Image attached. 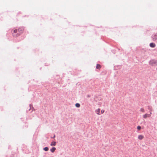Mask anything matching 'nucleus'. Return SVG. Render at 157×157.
Here are the masks:
<instances>
[{
    "mask_svg": "<svg viewBox=\"0 0 157 157\" xmlns=\"http://www.w3.org/2000/svg\"><path fill=\"white\" fill-rule=\"evenodd\" d=\"M157 62L155 60H151L149 62V64L151 65H154L156 64Z\"/></svg>",
    "mask_w": 157,
    "mask_h": 157,
    "instance_id": "nucleus-1",
    "label": "nucleus"
},
{
    "mask_svg": "<svg viewBox=\"0 0 157 157\" xmlns=\"http://www.w3.org/2000/svg\"><path fill=\"white\" fill-rule=\"evenodd\" d=\"M151 117V114H149L147 113H145L143 115L142 117L144 119H146L147 117Z\"/></svg>",
    "mask_w": 157,
    "mask_h": 157,
    "instance_id": "nucleus-2",
    "label": "nucleus"
},
{
    "mask_svg": "<svg viewBox=\"0 0 157 157\" xmlns=\"http://www.w3.org/2000/svg\"><path fill=\"white\" fill-rule=\"evenodd\" d=\"M24 29L23 28H19L18 29V32L20 34L22 33L23 32Z\"/></svg>",
    "mask_w": 157,
    "mask_h": 157,
    "instance_id": "nucleus-3",
    "label": "nucleus"
},
{
    "mask_svg": "<svg viewBox=\"0 0 157 157\" xmlns=\"http://www.w3.org/2000/svg\"><path fill=\"white\" fill-rule=\"evenodd\" d=\"M144 138V136L142 135H139L138 136V138L140 140H142Z\"/></svg>",
    "mask_w": 157,
    "mask_h": 157,
    "instance_id": "nucleus-4",
    "label": "nucleus"
},
{
    "mask_svg": "<svg viewBox=\"0 0 157 157\" xmlns=\"http://www.w3.org/2000/svg\"><path fill=\"white\" fill-rule=\"evenodd\" d=\"M17 32V29H13L12 31V33L14 36V33H16Z\"/></svg>",
    "mask_w": 157,
    "mask_h": 157,
    "instance_id": "nucleus-5",
    "label": "nucleus"
},
{
    "mask_svg": "<svg viewBox=\"0 0 157 157\" xmlns=\"http://www.w3.org/2000/svg\"><path fill=\"white\" fill-rule=\"evenodd\" d=\"M100 109L98 108V109H97L95 110V112L97 114L100 115Z\"/></svg>",
    "mask_w": 157,
    "mask_h": 157,
    "instance_id": "nucleus-6",
    "label": "nucleus"
},
{
    "mask_svg": "<svg viewBox=\"0 0 157 157\" xmlns=\"http://www.w3.org/2000/svg\"><path fill=\"white\" fill-rule=\"evenodd\" d=\"M152 38L153 40H156L157 39V35L156 34H155L153 36Z\"/></svg>",
    "mask_w": 157,
    "mask_h": 157,
    "instance_id": "nucleus-7",
    "label": "nucleus"
},
{
    "mask_svg": "<svg viewBox=\"0 0 157 157\" xmlns=\"http://www.w3.org/2000/svg\"><path fill=\"white\" fill-rule=\"evenodd\" d=\"M150 46L151 47L154 48L155 47V45L154 43H151L150 44Z\"/></svg>",
    "mask_w": 157,
    "mask_h": 157,
    "instance_id": "nucleus-8",
    "label": "nucleus"
},
{
    "mask_svg": "<svg viewBox=\"0 0 157 157\" xmlns=\"http://www.w3.org/2000/svg\"><path fill=\"white\" fill-rule=\"evenodd\" d=\"M101 67V66L99 64H97V65L96 68L97 69H100Z\"/></svg>",
    "mask_w": 157,
    "mask_h": 157,
    "instance_id": "nucleus-9",
    "label": "nucleus"
},
{
    "mask_svg": "<svg viewBox=\"0 0 157 157\" xmlns=\"http://www.w3.org/2000/svg\"><path fill=\"white\" fill-rule=\"evenodd\" d=\"M56 142L53 141L51 143V146H54L56 145Z\"/></svg>",
    "mask_w": 157,
    "mask_h": 157,
    "instance_id": "nucleus-10",
    "label": "nucleus"
},
{
    "mask_svg": "<svg viewBox=\"0 0 157 157\" xmlns=\"http://www.w3.org/2000/svg\"><path fill=\"white\" fill-rule=\"evenodd\" d=\"M56 149V148L55 147H53L51 149L50 151L52 152H54L55 151Z\"/></svg>",
    "mask_w": 157,
    "mask_h": 157,
    "instance_id": "nucleus-11",
    "label": "nucleus"
},
{
    "mask_svg": "<svg viewBox=\"0 0 157 157\" xmlns=\"http://www.w3.org/2000/svg\"><path fill=\"white\" fill-rule=\"evenodd\" d=\"M148 109L150 110L151 111H152V107L150 106H148Z\"/></svg>",
    "mask_w": 157,
    "mask_h": 157,
    "instance_id": "nucleus-12",
    "label": "nucleus"
},
{
    "mask_svg": "<svg viewBox=\"0 0 157 157\" xmlns=\"http://www.w3.org/2000/svg\"><path fill=\"white\" fill-rule=\"evenodd\" d=\"M140 111L144 113V112L145 110L143 108H141L140 109Z\"/></svg>",
    "mask_w": 157,
    "mask_h": 157,
    "instance_id": "nucleus-13",
    "label": "nucleus"
},
{
    "mask_svg": "<svg viewBox=\"0 0 157 157\" xmlns=\"http://www.w3.org/2000/svg\"><path fill=\"white\" fill-rule=\"evenodd\" d=\"M75 106L77 107H79L80 106V105L79 103H76L75 104Z\"/></svg>",
    "mask_w": 157,
    "mask_h": 157,
    "instance_id": "nucleus-14",
    "label": "nucleus"
},
{
    "mask_svg": "<svg viewBox=\"0 0 157 157\" xmlns=\"http://www.w3.org/2000/svg\"><path fill=\"white\" fill-rule=\"evenodd\" d=\"M44 150L45 151H47L48 150V147H46L44 148Z\"/></svg>",
    "mask_w": 157,
    "mask_h": 157,
    "instance_id": "nucleus-15",
    "label": "nucleus"
},
{
    "mask_svg": "<svg viewBox=\"0 0 157 157\" xmlns=\"http://www.w3.org/2000/svg\"><path fill=\"white\" fill-rule=\"evenodd\" d=\"M137 128L138 130H140L141 129V127L140 126H138Z\"/></svg>",
    "mask_w": 157,
    "mask_h": 157,
    "instance_id": "nucleus-16",
    "label": "nucleus"
},
{
    "mask_svg": "<svg viewBox=\"0 0 157 157\" xmlns=\"http://www.w3.org/2000/svg\"><path fill=\"white\" fill-rule=\"evenodd\" d=\"M105 112V110H103V109H102L101 111V114H103Z\"/></svg>",
    "mask_w": 157,
    "mask_h": 157,
    "instance_id": "nucleus-17",
    "label": "nucleus"
},
{
    "mask_svg": "<svg viewBox=\"0 0 157 157\" xmlns=\"http://www.w3.org/2000/svg\"><path fill=\"white\" fill-rule=\"evenodd\" d=\"M152 113L151 112H150V114H151H151Z\"/></svg>",
    "mask_w": 157,
    "mask_h": 157,
    "instance_id": "nucleus-18",
    "label": "nucleus"
},
{
    "mask_svg": "<svg viewBox=\"0 0 157 157\" xmlns=\"http://www.w3.org/2000/svg\"><path fill=\"white\" fill-rule=\"evenodd\" d=\"M55 135H54V136H53V137L54 138L55 137Z\"/></svg>",
    "mask_w": 157,
    "mask_h": 157,
    "instance_id": "nucleus-19",
    "label": "nucleus"
}]
</instances>
